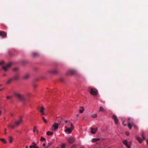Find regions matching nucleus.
<instances>
[{"instance_id": "38", "label": "nucleus", "mask_w": 148, "mask_h": 148, "mask_svg": "<svg viewBox=\"0 0 148 148\" xmlns=\"http://www.w3.org/2000/svg\"><path fill=\"white\" fill-rule=\"evenodd\" d=\"M37 86V85L36 84H34V88H36Z\"/></svg>"}, {"instance_id": "23", "label": "nucleus", "mask_w": 148, "mask_h": 148, "mask_svg": "<svg viewBox=\"0 0 148 148\" xmlns=\"http://www.w3.org/2000/svg\"><path fill=\"white\" fill-rule=\"evenodd\" d=\"M0 140L4 144H6L7 143L6 140H5L4 138H0Z\"/></svg>"}, {"instance_id": "15", "label": "nucleus", "mask_w": 148, "mask_h": 148, "mask_svg": "<svg viewBox=\"0 0 148 148\" xmlns=\"http://www.w3.org/2000/svg\"><path fill=\"white\" fill-rule=\"evenodd\" d=\"M68 141L70 144H71L74 142L75 140L74 138H72L70 137L68 138Z\"/></svg>"}, {"instance_id": "48", "label": "nucleus", "mask_w": 148, "mask_h": 148, "mask_svg": "<svg viewBox=\"0 0 148 148\" xmlns=\"http://www.w3.org/2000/svg\"><path fill=\"white\" fill-rule=\"evenodd\" d=\"M16 132H20V131L19 130H17L16 131Z\"/></svg>"}, {"instance_id": "51", "label": "nucleus", "mask_w": 148, "mask_h": 148, "mask_svg": "<svg viewBox=\"0 0 148 148\" xmlns=\"http://www.w3.org/2000/svg\"><path fill=\"white\" fill-rule=\"evenodd\" d=\"M3 90V89H0V91L2 90Z\"/></svg>"}, {"instance_id": "44", "label": "nucleus", "mask_w": 148, "mask_h": 148, "mask_svg": "<svg viewBox=\"0 0 148 148\" xmlns=\"http://www.w3.org/2000/svg\"><path fill=\"white\" fill-rule=\"evenodd\" d=\"M46 145V144L45 143H43L42 145L43 147H44Z\"/></svg>"}, {"instance_id": "14", "label": "nucleus", "mask_w": 148, "mask_h": 148, "mask_svg": "<svg viewBox=\"0 0 148 148\" xmlns=\"http://www.w3.org/2000/svg\"><path fill=\"white\" fill-rule=\"evenodd\" d=\"M58 125H59L58 124L56 123H54L53 125V130L55 131L58 128Z\"/></svg>"}, {"instance_id": "47", "label": "nucleus", "mask_w": 148, "mask_h": 148, "mask_svg": "<svg viewBox=\"0 0 148 148\" xmlns=\"http://www.w3.org/2000/svg\"><path fill=\"white\" fill-rule=\"evenodd\" d=\"M1 113H2V112L0 110V116H1Z\"/></svg>"}, {"instance_id": "26", "label": "nucleus", "mask_w": 148, "mask_h": 148, "mask_svg": "<svg viewBox=\"0 0 148 148\" xmlns=\"http://www.w3.org/2000/svg\"><path fill=\"white\" fill-rule=\"evenodd\" d=\"M99 111L104 112L105 111V110L103 107H100Z\"/></svg>"}, {"instance_id": "20", "label": "nucleus", "mask_w": 148, "mask_h": 148, "mask_svg": "<svg viewBox=\"0 0 148 148\" xmlns=\"http://www.w3.org/2000/svg\"><path fill=\"white\" fill-rule=\"evenodd\" d=\"M29 75L28 74H26L25 75L24 77H23V78L24 79H27L29 77Z\"/></svg>"}, {"instance_id": "19", "label": "nucleus", "mask_w": 148, "mask_h": 148, "mask_svg": "<svg viewBox=\"0 0 148 148\" xmlns=\"http://www.w3.org/2000/svg\"><path fill=\"white\" fill-rule=\"evenodd\" d=\"M12 78L13 79V80H16L18 79L19 77L18 75H16Z\"/></svg>"}, {"instance_id": "30", "label": "nucleus", "mask_w": 148, "mask_h": 148, "mask_svg": "<svg viewBox=\"0 0 148 148\" xmlns=\"http://www.w3.org/2000/svg\"><path fill=\"white\" fill-rule=\"evenodd\" d=\"M8 126L11 127L12 129H14L15 128V126H16L15 125H8Z\"/></svg>"}, {"instance_id": "54", "label": "nucleus", "mask_w": 148, "mask_h": 148, "mask_svg": "<svg viewBox=\"0 0 148 148\" xmlns=\"http://www.w3.org/2000/svg\"><path fill=\"white\" fill-rule=\"evenodd\" d=\"M76 116H77V117H78V116H79V114H77Z\"/></svg>"}, {"instance_id": "56", "label": "nucleus", "mask_w": 148, "mask_h": 148, "mask_svg": "<svg viewBox=\"0 0 148 148\" xmlns=\"http://www.w3.org/2000/svg\"><path fill=\"white\" fill-rule=\"evenodd\" d=\"M3 75H4V76H5V74H4Z\"/></svg>"}, {"instance_id": "39", "label": "nucleus", "mask_w": 148, "mask_h": 148, "mask_svg": "<svg viewBox=\"0 0 148 148\" xmlns=\"http://www.w3.org/2000/svg\"><path fill=\"white\" fill-rule=\"evenodd\" d=\"M6 129H5L4 130V134L5 135L7 134V133L6 132Z\"/></svg>"}, {"instance_id": "53", "label": "nucleus", "mask_w": 148, "mask_h": 148, "mask_svg": "<svg viewBox=\"0 0 148 148\" xmlns=\"http://www.w3.org/2000/svg\"><path fill=\"white\" fill-rule=\"evenodd\" d=\"M81 148H85L84 147H81Z\"/></svg>"}, {"instance_id": "3", "label": "nucleus", "mask_w": 148, "mask_h": 148, "mask_svg": "<svg viewBox=\"0 0 148 148\" xmlns=\"http://www.w3.org/2000/svg\"><path fill=\"white\" fill-rule=\"evenodd\" d=\"M70 125L71 126V127L70 128H67L66 126L65 127L66 128V129L64 131L66 133L68 132L69 134H70L72 132V130L74 128V127L72 123H71Z\"/></svg>"}, {"instance_id": "8", "label": "nucleus", "mask_w": 148, "mask_h": 148, "mask_svg": "<svg viewBox=\"0 0 148 148\" xmlns=\"http://www.w3.org/2000/svg\"><path fill=\"white\" fill-rule=\"evenodd\" d=\"M11 63H9L7 64L5 66H3L2 67V68L5 71H7L8 70V69L11 66Z\"/></svg>"}, {"instance_id": "35", "label": "nucleus", "mask_w": 148, "mask_h": 148, "mask_svg": "<svg viewBox=\"0 0 148 148\" xmlns=\"http://www.w3.org/2000/svg\"><path fill=\"white\" fill-rule=\"evenodd\" d=\"M32 144H33V146L34 147L36 146V145L34 142H33L32 143Z\"/></svg>"}, {"instance_id": "31", "label": "nucleus", "mask_w": 148, "mask_h": 148, "mask_svg": "<svg viewBox=\"0 0 148 148\" xmlns=\"http://www.w3.org/2000/svg\"><path fill=\"white\" fill-rule=\"evenodd\" d=\"M40 140L41 141H42L43 140H46V139H45V138H44L43 137H41V138H40Z\"/></svg>"}, {"instance_id": "25", "label": "nucleus", "mask_w": 148, "mask_h": 148, "mask_svg": "<svg viewBox=\"0 0 148 148\" xmlns=\"http://www.w3.org/2000/svg\"><path fill=\"white\" fill-rule=\"evenodd\" d=\"M36 126H35L34 127V130H33V132H37V133L38 134V130H36Z\"/></svg>"}, {"instance_id": "1", "label": "nucleus", "mask_w": 148, "mask_h": 148, "mask_svg": "<svg viewBox=\"0 0 148 148\" xmlns=\"http://www.w3.org/2000/svg\"><path fill=\"white\" fill-rule=\"evenodd\" d=\"M14 96L20 101L23 102L25 101L26 99L23 95L16 92H14Z\"/></svg>"}, {"instance_id": "5", "label": "nucleus", "mask_w": 148, "mask_h": 148, "mask_svg": "<svg viewBox=\"0 0 148 148\" xmlns=\"http://www.w3.org/2000/svg\"><path fill=\"white\" fill-rule=\"evenodd\" d=\"M127 126L129 129L131 130L132 128V127H134L136 129H138V127L134 123L132 122H129L127 123Z\"/></svg>"}, {"instance_id": "49", "label": "nucleus", "mask_w": 148, "mask_h": 148, "mask_svg": "<svg viewBox=\"0 0 148 148\" xmlns=\"http://www.w3.org/2000/svg\"><path fill=\"white\" fill-rule=\"evenodd\" d=\"M27 95H28L29 96L30 95V94L29 93H28V94Z\"/></svg>"}, {"instance_id": "17", "label": "nucleus", "mask_w": 148, "mask_h": 148, "mask_svg": "<svg viewBox=\"0 0 148 148\" xmlns=\"http://www.w3.org/2000/svg\"><path fill=\"white\" fill-rule=\"evenodd\" d=\"M13 79L12 78H11L9 79L6 82V84H9L13 81Z\"/></svg>"}, {"instance_id": "6", "label": "nucleus", "mask_w": 148, "mask_h": 148, "mask_svg": "<svg viewBox=\"0 0 148 148\" xmlns=\"http://www.w3.org/2000/svg\"><path fill=\"white\" fill-rule=\"evenodd\" d=\"M23 122L22 118L21 116H19L18 119L15 122V125L17 126Z\"/></svg>"}, {"instance_id": "13", "label": "nucleus", "mask_w": 148, "mask_h": 148, "mask_svg": "<svg viewBox=\"0 0 148 148\" xmlns=\"http://www.w3.org/2000/svg\"><path fill=\"white\" fill-rule=\"evenodd\" d=\"M0 36L3 38L7 36V34L4 32L1 31L0 32Z\"/></svg>"}, {"instance_id": "12", "label": "nucleus", "mask_w": 148, "mask_h": 148, "mask_svg": "<svg viewBox=\"0 0 148 148\" xmlns=\"http://www.w3.org/2000/svg\"><path fill=\"white\" fill-rule=\"evenodd\" d=\"M90 129H91V131H90L91 133H92V134H95L96 133L97 131L98 130V128H96L95 129V128H94L92 127H91V128Z\"/></svg>"}, {"instance_id": "27", "label": "nucleus", "mask_w": 148, "mask_h": 148, "mask_svg": "<svg viewBox=\"0 0 148 148\" xmlns=\"http://www.w3.org/2000/svg\"><path fill=\"white\" fill-rule=\"evenodd\" d=\"M42 119L44 123H47V120L45 119V117H42Z\"/></svg>"}, {"instance_id": "41", "label": "nucleus", "mask_w": 148, "mask_h": 148, "mask_svg": "<svg viewBox=\"0 0 148 148\" xmlns=\"http://www.w3.org/2000/svg\"><path fill=\"white\" fill-rule=\"evenodd\" d=\"M60 80L61 82H63L64 81V79L62 78H60Z\"/></svg>"}, {"instance_id": "16", "label": "nucleus", "mask_w": 148, "mask_h": 148, "mask_svg": "<svg viewBox=\"0 0 148 148\" xmlns=\"http://www.w3.org/2000/svg\"><path fill=\"white\" fill-rule=\"evenodd\" d=\"M123 143L128 148H130V146L128 145L127 142L126 140H125L123 141Z\"/></svg>"}, {"instance_id": "21", "label": "nucleus", "mask_w": 148, "mask_h": 148, "mask_svg": "<svg viewBox=\"0 0 148 148\" xmlns=\"http://www.w3.org/2000/svg\"><path fill=\"white\" fill-rule=\"evenodd\" d=\"M100 139L99 138H94L92 139V142H96L99 140Z\"/></svg>"}, {"instance_id": "11", "label": "nucleus", "mask_w": 148, "mask_h": 148, "mask_svg": "<svg viewBox=\"0 0 148 148\" xmlns=\"http://www.w3.org/2000/svg\"><path fill=\"white\" fill-rule=\"evenodd\" d=\"M58 72V70L56 69H53L49 70L48 71V72L52 74H56Z\"/></svg>"}, {"instance_id": "42", "label": "nucleus", "mask_w": 148, "mask_h": 148, "mask_svg": "<svg viewBox=\"0 0 148 148\" xmlns=\"http://www.w3.org/2000/svg\"><path fill=\"white\" fill-rule=\"evenodd\" d=\"M124 121H123V122H122V124L125 126H126V124H124Z\"/></svg>"}, {"instance_id": "46", "label": "nucleus", "mask_w": 148, "mask_h": 148, "mask_svg": "<svg viewBox=\"0 0 148 148\" xmlns=\"http://www.w3.org/2000/svg\"><path fill=\"white\" fill-rule=\"evenodd\" d=\"M51 145V143H49L48 144V145H49V146H50V145Z\"/></svg>"}, {"instance_id": "2", "label": "nucleus", "mask_w": 148, "mask_h": 148, "mask_svg": "<svg viewBox=\"0 0 148 148\" xmlns=\"http://www.w3.org/2000/svg\"><path fill=\"white\" fill-rule=\"evenodd\" d=\"M88 91L91 95H96L98 94L97 90L95 88H89Z\"/></svg>"}, {"instance_id": "24", "label": "nucleus", "mask_w": 148, "mask_h": 148, "mask_svg": "<svg viewBox=\"0 0 148 148\" xmlns=\"http://www.w3.org/2000/svg\"><path fill=\"white\" fill-rule=\"evenodd\" d=\"M84 108L83 107H81V109L79 110V112L81 113H82L84 111Z\"/></svg>"}, {"instance_id": "37", "label": "nucleus", "mask_w": 148, "mask_h": 148, "mask_svg": "<svg viewBox=\"0 0 148 148\" xmlns=\"http://www.w3.org/2000/svg\"><path fill=\"white\" fill-rule=\"evenodd\" d=\"M12 98V97H10V96H8L7 97V99H11Z\"/></svg>"}, {"instance_id": "40", "label": "nucleus", "mask_w": 148, "mask_h": 148, "mask_svg": "<svg viewBox=\"0 0 148 148\" xmlns=\"http://www.w3.org/2000/svg\"><path fill=\"white\" fill-rule=\"evenodd\" d=\"M4 63V62H3V61H2V62H0V65H1L3 64Z\"/></svg>"}, {"instance_id": "28", "label": "nucleus", "mask_w": 148, "mask_h": 148, "mask_svg": "<svg viewBox=\"0 0 148 148\" xmlns=\"http://www.w3.org/2000/svg\"><path fill=\"white\" fill-rule=\"evenodd\" d=\"M91 116L93 118H95L97 116V114H93L91 115Z\"/></svg>"}, {"instance_id": "10", "label": "nucleus", "mask_w": 148, "mask_h": 148, "mask_svg": "<svg viewBox=\"0 0 148 148\" xmlns=\"http://www.w3.org/2000/svg\"><path fill=\"white\" fill-rule=\"evenodd\" d=\"M45 110V108L43 107H41L39 109L40 112L41 113V115H46L47 114H45L44 112V110Z\"/></svg>"}, {"instance_id": "18", "label": "nucleus", "mask_w": 148, "mask_h": 148, "mask_svg": "<svg viewBox=\"0 0 148 148\" xmlns=\"http://www.w3.org/2000/svg\"><path fill=\"white\" fill-rule=\"evenodd\" d=\"M32 56L34 57H36L39 56V54L38 52H34L32 53Z\"/></svg>"}, {"instance_id": "29", "label": "nucleus", "mask_w": 148, "mask_h": 148, "mask_svg": "<svg viewBox=\"0 0 148 148\" xmlns=\"http://www.w3.org/2000/svg\"><path fill=\"white\" fill-rule=\"evenodd\" d=\"M9 142H10V143H12V140H13L12 138V137L11 136H10L9 137Z\"/></svg>"}, {"instance_id": "7", "label": "nucleus", "mask_w": 148, "mask_h": 148, "mask_svg": "<svg viewBox=\"0 0 148 148\" xmlns=\"http://www.w3.org/2000/svg\"><path fill=\"white\" fill-rule=\"evenodd\" d=\"M141 136L143 139H141L140 137L138 136L136 137V139L139 141L140 143H141L143 141V140H144L145 139V137L144 136V134L143 133H142L141 134Z\"/></svg>"}, {"instance_id": "4", "label": "nucleus", "mask_w": 148, "mask_h": 148, "mask_svg": "<svg viewBox=\"0 0 148 148\" xmlns=\"http://www.w3.org/2000/svg\"><path fill=\"white\" fill-rule=\"evenodd\" d=\"M77 73L76 71L73 70H70L68 71L66 73V75H74Z\"/></svg>"}, {"instance_id": "32", "label": "nucleus", "mask_w": 148, "mask_h": 148, "mask_svg": "<svg viewBox=\"0 0 148 148\" xmlns=\"http://www.w3.org/2000/svg\"><path fill=\"white\" fill-rule=\"evenodd\" d=\"M65 147V144L64 143L62 144L61 145V148H64Z\"/></svg>"}, {"instance_id": "45", "label": "nucleus", "mask_w": 148, "mask_h": 148, "mask_svg": "<svg viewBox=\"0 0 148 148\" xmlns=\"http://www.w3.org/2000/svg\"><path fill=\"white\" fill-rule=\"evenodd\" d=\"M64 122H65V123H67L68 122V121H67V120H66V121H64Z\"/></svg>"}, {"instance_id": "34", "label": "nucleus", "mask_w": 148, "mask_h": 148, "mask_svg": "<svg viewBox=\"0 0 148 148\" xmlns=\"http://www.w3.org/2000/svg\"><path fill=\"white\" fill-rule=\"evenodd\" d=\"M30 148H39L38 147H34L33 146H29Z\"/></svg>"}, {"instance_id": "50", "label": "nucleus", "mask_w": 148, "mask_h": 148, "mask_svg": "<svg viewBox=\"0 0 148 148\" xmlns=\"http://www.w3.org/2000/svg\"><path fill=\"white\" fill-rule=\"evenodd\" d=\"M130 119V118H128L127 119V120H128V121Z\"/></svg>"}, {"instance_id": "36", "label": "nucleus", "mask_w": 148, "mask_h": 148, "mask_svg": "<svg viewBox=\"0 0 148 148\" xmlns=\"http://www.w3.org/2000/svg\"><path fill=\"white\" fill-rule=\"evenodd\" d=\"M125 134L127 135L128 136L129 134V133L127 132H125Z\"/></svg>"}, {"instance_id": "33", "label": "nucleus", "mask_w": 148, "mask_h": 148, "mask_svg": "<svg viewBox=\"0 0 148 148\" xmlns=\"http://www.w3.org/2000/svg\"><path fill=\"white\" fill-rule=\"evenodd\" d=\"M18 69H19L18 68L16 67V68H14L13 69V70L15 71H18Z\"/></svg>"}, {"instance_id": "55", "label": "nucleus", "mask_w": 148, "mask_h": 148, "mask_svg": "<svg viewBox=\"0 0 148 148\" xmlns=\"http://www.w3.org/2000/svg\"><path fill=\"white\" fill-rule=\"evenodd\" d=\"M26 148H28V146H27L26 147Z\"/></svg>"}, {"instance_id": "22", "label": "nucleus", "mask_w": 148, "mask_h": 148, "mask_svg": "<svg viewBox=\"0 0 148 148\" xmlns=\"http://www.w3.org/2000/svg\"><path fill=\"white\" fill-rule=\"evenodd\" d=\"M53 133L52 132H50V131H47L46 132V134L48 136H51L53 134Z\"/></svg>"}, {"instance_id": "43", "label": "nucleus", "mask_w": 148, "mask_h": 148, "mask_svg": "<svg viewBox=\"0 0 148 148\" xmlns=\"http://www.w3.org/2000/svg\"><path fill=\"white\" fill-rule=\"evenodd\" d=\"M10 115H11V116H13L14 115V114H13L12 113H11L10 114Z\"/></svg>"}, {"instance_id": "9", "label": "nucleus", "mask_w": 148, "mask_h": 148, "mask_svg": "<svg viewBox=\"0 0 148 148\" xmlns=\"http://www.w3.org/2000/svg\"><path fill=\"white\" fill-rule=\"evenodd\" d=\"M112 119L114 120V123L116 125L119 123V120L117 116L115 115H113L112 116Z\"/></svg>"}, {"instance_id": "52", "label": "nucleus", "mask_w": 148, "mask_h": 148, "mask_svg": "<svg viewBox=\"0 0 148 148\" xmlns=\"http://www.w3.org/2000/svg\"><path fill=\"white\" fill-rule=\"evenodd\" d=\"M147 145H148V140H147Z\"/></svg>"}]
</instances>
